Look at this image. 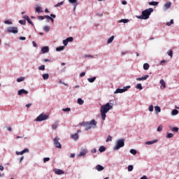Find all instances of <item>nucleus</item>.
Returning <instances> with one entry per match:
<instances>
[{"instance_id":"obj_45","label":"nucleus","mask_w":179,"mask_h":179,"mask_svg":"<svg viewBox=\"0 0 179 179\" xmlns=\"http://www.w3.org/2000/svg\"><path fill=\"white\" fill-rule=\"evenodd\" d=\"M61 5H64V1L59 2L55 6V8H58V6H61Z\"/></svg>"},{"instance_id":"obj_42","label":"nucleus","mask_w":179,"mask_h":179,"mask_svg":"<svg viewBox=\"0 0 179 179\" xmlns=\"http://www.w3.org/2000/svg\"><path fill=\"white\" fill-rule=\"evenodd\" d=\"M43 30H44V31H47V32L50 31V27H48V26L44 27Z\"/></svg>"},{"instance_id":"obj_63","label":"nucleus","mask_w":179,"mask_h":179,"mask_svg":"<svg viewBox=\"0 0 179 179\" xmlns=\"http://www.w3.org/2000/svg\"><path fill=\"white\" fill-rule=\"evenodd\" d=\"M20 40H26V37H23V36H21L20 38Z\"/></svg>"},{"instance_id":"obj_62","label":"nucleus","mask_w":179,"mask_h":179,"mask_svg":"<svg viewBox=\"0 0 179 179\" xmlns=\"http://www.w3.org/2000/svg\"><path fill=\"white\" fill-rule=\"evenodd\" d=\"M32 43L34 47H37V43H36V42L33 41Z\"/></svg>"},{"instance_id":"obj_37","label":"nucleus","mask_w":179,"mask_h":179,"mask_svg":"<svg viewBox=\"0 0 179 179\" xmlns=\"http://www.w3.org/2000/svg\"><path fill=\"white\" fill-rule=\"evenodd\" d=\"M23 80H24V77H20L19 78H17V82L18 83L23 82Z\"/></svg>"},{"instance_id":"obj_59","label":"nucleus","mask_w":179,"mask_h":179,"mask_svg":"<svg viewBox=\"0 0 179 179\" xmlns=\"http://www.w3.org/2000/svg\"><path fill=\"white\" fill-rule=\"evenodd\" d=\"M50 17H53V19H55V17H57V15H55V14H50Z\"/></svg>"},{"instance_id":"obj_3","label":"nucleus","mask_w":179,"mask_h":179,"mask_svg":"<svg viewBox=\"0 0 179 179\" xmlns=\"http://www.w3.org/2000/svg\"><path fill=\"white\" fill-rule=\"evenodd\" d=\"M152 12H153V8H150L146 10H144L142 11V14L140 17H138V19H143L144 20H146V19H149L150 15H152Z\"/></svg>"},{"instance_id":"obj_60","label":"nucleus","mask_w":179,"mask_h":179,"mask_svg":"<svg viewBox=\"0 0 179 179\" xmlns=\"http://www.w3.org/2000/svg\"><path fill=\"white\" fill-rule=\"evenodd\" d=\"M32 103H28L26 105V107H27V108H29V107L31 106Z\"/></svg>"},{"instance_id":"obj_52","label":"nucleus","mask_w":179,"mask_h":179,"mask_svg":"<svg viewBox=\"0 0 179 179\" xmlns=\"http://www.w3.org/2000/svg\"><path fill=\"white\" fill-rule=\"evenodd\" d=\"M38 20H44L45 19V15L44 16H38Z\"/></svg>"},{"instance_id":"obj_39","label":"nucleus","mask_w":179,"mask_h":179,"mask_svg":"<svg viewBox=\"0 0 179 179\" xmlns=\"http://www.w3.org/2000/svg\"><path fill=\"white\" fill-rule=\"evenodd\" d=\"M174 24V20H171L170 22L166 23V26H170L171 24Z\"/></svg>"},{"instance_id":"obj_53","label":"nucleus","mask_w":179,"mask_h":179,"mask_svg":"<svg viewBox=\"0 0 179 179\" xmlns=\"http://www.w3.org/2000/svg\"><path fill=\"white\" fill-rule=\"evenodd\" d=\"M62 111L66 112V111H71V108H63Z\"/></svg>"},{"instance_id":"obj_40","label":"nucleus","mask_w":179,"mask_h":179,"mask_svg":"<svg viewBox=\"0 0 179 179\" xmlns=\"http://www.w3.org/2000/svg\"><path fill=\"white\" fill-rule=\"evenodd\" d=\"M113 141V137H111V136H108L106 142H110Z\"/></svg>"},{"instance_id":"obj_41","label":"nucleus","mask_w":179,"mask_h":179,"mask_svg":"<svg viewBox=\"0 0 179 179\" xmlns=\"http://www.w3.org/2000/svg\"><path fill=\"white\" fill-rule=\"evenodd\" d=\"M130 153H131V155H136V150H134V149H131L130 150Z\"/></svg>"},{"instance_id":"obj_7","label":"nucleus","mask_w":179,"mask_h":179,"mask_svg":"<svg viewBox=\"0 0 179 179\" xmlns=\"http://www.w3.org/2000/svg\"><path fill=\"white\" fill-rule=\"evenodd\" d=\"M45 120H48V115L41 114L39 116L36 117V121H45Z\"/></svg>"},{"instance_id":"obj_47","label":"nucleus","mask_w":179,"mask_h":179,"mask_svg":"<svg viewBox=\"0 0 179 179\" xmlns=\"http://www.w3.org/2000/svg\"><path fill=\"white\" fill-rule=\"evenodd\" d=\"M66 40L68 41V43L72 42V41H73V37H69Z\"/></svg>"},{"instance_id":"obj_15","label":"nucleus","mask_w":179,"mask_h":179,"mask_svg":"<svg viewBox=\"0 0 179 179\" xmlns=\"http://www.w3.org/2000/svg\"><path fill=\"white\" fill-rule=\"evenodd\" d=\"M71 139H73L74 141H78L79 139V135L78 134H71Z\"/></svg>"},{"instance_id":"obj_10","label":"nucleus","mask_w":179,"mask_h":179,"mask_svg":"<svg viewBox=\"0 0 179 179\" xmlns=\"http://www.w3.org/2000/svg\"><path fill=\"white\" fill-rule=\"evenodd\" d=\"M55 174L61 176V174H65V172L62 169H54Z\"/></svg>"},{"instance_id":"obj_49","label":"nucleus","mask_w":179,"mask_h":179,"mask_svg":"<svg viewBox=\"0 0 179 179\" xmlns=\"http://www.w3.org/2000/svg\"><path fill=\"white\" fill-rule=\"evenodd\" d=\"M171 131L172 132H177L178 131V127H173Z\"/></svg>"},{"instance_id":"obj_13","label":"nucleus","mask_w":179,"mask_h":179,"mask_svg":"<svg viewBox=\"0 0 179 179\" xmlns=\"http://www.w3.org/2000/svg\"><path fill=\"white\" fill-rule=\"evenodd\" d=\"M42 54H45L50 51V48L48 46H44L41 48Z\"/></svg>"},{"instance_id":"obj_20","label":"nucleus","mask_w":179,"mask_h":179,"mask_svg":"<svg viewBox=\"0 0 179 179\" xmlns=\"http://www.w3.org/2000/svg\"><path fill=\"white\" fill-rule=\"evenodd\" d=\"M159 83L160 85H162L164 89H166V82L164 81V80L163 79L160 80Z\"/></svg>"},{"instance_id":"obj_22","label":"nucleus","mask_w":179,"mask_h":179,"mask_svg":"<svg viewBox=\"0 0 179 179\" xmlns=\"http://www.w3.org/2000/svg\"><path fill=\"white\" fill-rule=\"evenodd\" d=\"M43 79L44 80H47V79H48L50 78V75H48V73H45V74H43Z\"/></svg>"},{"instance_id":"obj_9","label":"nucleus","mask_w":179,"mask_h":179,"mask_svg":"<svg viewBox=\"0 0 179 179\" xmlns=\"http://www.w3.org/2000/svg\"><path fill=\"white\" fill-rule=\"evenodd\" d=\"M87 154V150L83 149L80 151V152L78 154V157H82L83 156H85Z\"/></svg>"},{"instance_id":"obj_43","label":"nucleus","mask_w":179,"mask_h":179,"mask_svg":"<svg viewBox=\"0 0 179 179\" xmlns=\"http://www.w3.org/2000/svg\"><path fill=\"white\" fill-rule=\"evenodd\" d=\"M134 170V166L129 165L128 166V171H132Z\"/></svg>"},{"instance_id":"obj_19","label":"nucleus","mask_w":179,"mask_h":179,"mask_svg":"<svg viewBox=\"0 0 179 179\" xmlns=\"http://www.w3.org/2000/svg\"><path fill=\"white\" fill-rule=\"evenodd\" d=\"M157 142V140H153L152 141H146L145 145H153V143H156Z\"/></svg>"},{"instance_id":"obj_32","label":"nucleus","mask_w":179,"mask_h":179,"mask_svg":"<svg viewBox=\"0 0 179 179\" xmlns=\"http://www.w3.org/2000/svg\"><path fill=\"white\" fill-rule=\"evenodd\" d=\"M45 17L46 19H48V20H51V22H52V23H54V18L50 17V15H45Z\"/></svg>"},{"instance_id":"obj_24","label":"nucleus","mask_w":179,"mask_h":179,"mask_svg":"<svg viewBox=\"0 0 179 179\" xmlns=\"http://www.w3.org/2000/svg\"><path fill=\"white\" fill-rule=\"evenodd\" d=\"M149 67H150L149 64L145 63L143 64V69L145 71H148V69H149Z\"/></svg>"},{"instance_id":"obj_5","label":"nucleus","mask_w":179,"mask_h":179,"mask_svg":"<svg viewBox=\"0 0 179 179\" xmlns=\"http://www.w3.org/2000/svg\"><path fill=\"white\" fill-rule=\"evenodd\" d=\"M53 142H54V145H55V148H57V149L62 148V145H61V143H59V138L55 137L53 139Z\"/></svg>"},{"instance_id":"obj_16","label":"nucleus","mask_w":179,"mask_h":179,"mask_svg":"<svg viewBox=\"0 0 179 179\" xmlns=\"http://www.w3.org/2000/svg\"><path fill=\"white\" fill-rule=\"evenodd\" d=\"M43 8L40 6H37L36 7L35 10H36V12H37L38 13H43V12H44L43 10Z\"/></svg>"},{"instance_id":"obj_35","label":"nucleus","mask_w":179,"mask_h":179,"mask_svg":"<svg viewBox=\"0 0 179 179\" xmlns=\"http://www.w3.org/2000/svg\"><path fill=\"white\" fill-rule=\"evenodd\" d=\"M136 89H138L139 90H142V89H143V87H142V84L141 83L137 84Z\"/></svg>"},{"instance_id":"obj_38","label":"nucleus","mask_w":179,"mask_h":179,"mask_svg":"<svg viewBox=\"0 0 179 179\" xmlns=\"http://www.w3.org/2000/svg\"><path fill=\"white\" fill-rule=\"evenodd\" d=\"M39 71H44L45 69V65H41V66L38 67Z\"/></svg>"},{"instance_id":"obj_50","label":"nucleus","mask_w":179,"mask_h":179,"mask_svg":"<svg viewBox=\"0 0 179 179\" xmlns=\"http://www.w3.org/2000/svg\"><path fill=\"white\" fill-rule=\"evenodd\" d=\"M174 136V134L172 133H169L166 136V138H173Z\"/></svg>"},{"instance_id":"obj_58","label":"nucleus","mask_w":179,"mask_h":179,"mask_svg":"<svg viewBox=\"0 0 179 179\" xmlns=\"http://www.w3.org/2000/svg\"><path fill=\"white\" fill-rule=\"evenodd\" d=\"M23 19H24L25 20H27L28 19H29V17L28 15H24Z\"/></svg>"},{"instance_id":"obj_1","label":"nucleus","mask_w":179,"mask_h":179,"mask_svg":"<svg viewBox=\"0 0 179 179\" xmlns=\"http://www.w3.org/2000/svg\"><path fill=\"white\" fill-rule=\"evenodd\" d=\"M110 110H113V103H107L106 105L101 106V117L103 121L106 120V117H107L106 114H107Z\"/></svg>"},{"instance_id":"obj_25","label":"nucleus","mask_w":179,"mask_h":179,"mask_svg":"<svg viewBox=\"0 0 179 179\" xmlns=\"http://www.w3.org/2000/svg\"><path fill=\"white\" fill-rule=\"evenodd\" d=\"M158 4H159V2H157V1H150L149 3V5H151L152 6H156Z\"/></svg>"},{"instance_id":"obj_36","label":"nucleus","mask_w":179,"mask_h":179,"mask_svg":"<svg viewBox=\"0 0 179 179\" xmlns=\"http://www.w3.org/2000/svg\"><path fill=\"white\" fill-rule=\"evenodd\" d=\"M167 54L169 57H171V58H173V50H169Z\"/></svg>"},{"instance_id":"obj_8","label":"nucleus","mask_w":179,"mask_h":179,"mask_svg":"<svg viewBox=\"0 0 179 179\" xmlns=\"http://www.w3.org/2000/svg\"><path fill=\"white\" fill-rule=\"evenodd\" d=\"M131 86L128 85L127 87H124L123 89H120L117 88L115 91V94L117 93H124V92H127V90H128V89H130Z\"/></svg>"},{"instance_id":"obj_27","label":"nucleus","mask_w":179,"mask_h":179,"mask_svg":"<svg viewBox=\"0 0 179 179\" xmlns=\"http://www.w3.org/2000/svg\"><path fill=\"white\" fill-rule=\"evenodd\" d=\"M58 128V122H56L52 126V129H56Z\"/></svg>"},{"instance_id":"obj_31","label":"nucleus","mask_w":179,"mask_h":179,"mask_svg":"<svg viewBox=\"0 0 179 179\" xmlns=\"http://www.w3.org/2000/svg\"><path fill=\"white\" fill-rule=\"evenodd\" d=\"M87 80H88V82H90V83H93V82H94V80H96V77H93L92 78H88Z\"/></svg>"},{"instance_id":"obj_48","label":"nucleus","mask_w":179,"mask_h":179,"mask_svg":"<svg viewBox=\"0 0 179 179\" xmlns=\"http://www.w3.org/2000/svg\"><path fill=\"white\" fill-rule=\"evenodd\" d=\"M27 22H28L29 24H31V26H34V24H33V22H31V20H30V18H28L27 20Z\"/></svg>"},{"instance_id":"obj_23","label":"nucleus","mask_w":179,"mask_h":179,"mask_svg":"<svg viewBox=\"0 0 179 179\" xmlns=\"http://www.w3.org/2000/svg\"><path fill=\"white\" fill-rule=\"evenodd\" d=\"M114 41V36H112L110 38H109L107 41L108 44H110V43H113Z\"/></svg>"},{"instance_id":"obj_6","label":"nucleus","mask_w":179,"mask_h":179,"mask_svg":"<svg viewBox=\"0 0 179 179\" xmlns=\"http://www.w3.org/2000/svg\"><path fill=\"white\" fill-rule=\"evenodd\" d=\"M7 33H13L14 34H17L18 33L17 27H9L6 29Z\"/></svg>"},{"instance_id":"obj_29","label":"nucleus","mask_w":179,"mask_h":179,"mask_svg":"<svg viewBox=\"0 0 179 179\" xmlns=\"http://www.w3.org/2000/svg\"><path fill=\"white\" fill-rule=\"evenodd\" d=\"M172 115H177L178 114V110L177 109H174L171 112Z\"/></svg>"},{"instance_id":"obj_14","label":"nucleus","mask_w":179,"mask_h":179,"mask_svg":"<svg viewBox=\"0 0 179 179\" xmlns=\"http://www.w3.org/2000/svg\"><path fill=\"white\" fill-rule=\"evenodd\" d=\"M69 2H70V3H75L73 5L74 8H73V10H76V6H78V0H69Z\"/></svg>"},{"instance_id":"obj_4","label":"nucleus","mask_w":179,"mask_h":179,"mask_svg":"<svg viewBox=\"0 0 179 179\" xmlns=\"http://www.w3.org/2000/svg\"><path fill=\"white\" fill-rule=\"evenodd\" d=\"M124 145H125V139L121 138L117 141L116 145L115 146L114 149L115 150H118L120 148H124Z\"/></svg>"},{"instance_id":"obj_2","label":"nucleus","mask_w":179,"mask_h":179,"mask_svg":"<svg viewBox=\"0 0 179 179\" xmlns=\"http://www.w3.org/2000/svg\"><path fill=\"white\" fill-rule=\"evenodd\" d=\"M80 125L85 127V131H89V129H92V128L97 127V122H96L94 120H92L90 122H83L80 124Z\"/></svg>"},{"instance_id":"obj_12","label":"nucleus","mask_w":179,"mask_h":179,"mask_svg":"<svg viewBox=\"0 0 179 179\" xmlns=\"http://www.w3.org/2000/svg\"><path fill=\"white\" fill-rule=\"evenodd\" d=\"M16 155L17 156L19 155H23L24 153H29V150L27 148L24 149V150L21 151V152H18V151H16Z\"/></svg>"},{"instance_id":"obj_64","label":"nucleus","mask_w":179,"mask_h":179,"mask_svg":"<svg viewBox=\"0 0 179 179\" xmlns=\"http://www.w3.org/2000/svg\"><path fill=\"white\" fill-rule=\"evenodd\" d=\"M70 157H75V154L71 153V154L70 155Z\"/></svg>"},{"instance_id":"obj_21","label":"nucleus","mask_w":179,"mask_h":179,"mask_svg":"<svg viewBox=\"0 0 179 179\" xmlns=\"http://www.w3.org/2000/svg\"><path fill=\"white\" fill-rule=\"evenodd\" d=\"M171 7V2H168L164 5V8L166 9H170Z\"/></svg>"},{"instance_id":"obj_17","label":"nucleus","mask_w":179,"mask_h":179,"mask_svg":"<svg viewBox=\"0 0 179 179\" xmlns=\"http://www.w3.org/2000/svg\"><path fill=\"white\" fill-rule=\"evenodd\" d=\"M149 78V75L144 76L143 77L141 78H137L136 80H146Z\"/></svg>"},{"instance_id":"obj_46","label":"nucleus","mask_w":179,"mask_h":179,"mask_svg":"<svg viewBox=\"0 0 179 179\" xmlns=\"http://www.w3.org/2000/svg\"><path fill=\"white\" fill-rule=\"evenodd\" d=\"M19 24H26V21H25V20H20V21H19Z\"/></svg>"},{"instance_id":"obj_34","label":"nucleus","mask_w":179,"mask_h":179,"mask_svg":"<svg viewBox=\"0 0 179 179\" xmlns=\"http://www.w3.org/2000/svg\"><path fill=\"white\" fill-rule=\"evenodd\" d=\"M99 152H100L101 153H103V152H106V148H104V146H101V147L99 148Z\"/></svg>"},{"instance_id":"obj_11","label":"nucleus","mask_w":179,"mask_h":179,"mask_svg":"<svg viewBox=\"0 0 179 179\" xmlns=\"http://www.w3.org/2000/svg\"><path fill=\"white\" fill-rule=\"evenodd\" d=\"M29 92L26 91L24 89L20 90L18 91V96H22V94H28Z\"/></svg>"},{"instance_id":"obj_56","label":"nucleus","mask_w":179,"mask_h":179,"mask_svg":"<svg viewBox=\"0 0 179 179\" xmlns=\"http://www.w3.org/2000/svg\"><path fill=\"white\" fill-rule=\"evenodd\" d=\"M149 111H150V112L153 111V105L150 106Z\"/></svg>"},{"instance_id":"obj_51","label":"nucleus","mask_w":179,"mask_h":179,"mask_svg":"<svg viewBox=\"0 0 179 179\" xmlns=\"http://www.w3.org/2000/svg\"><path fill=\"white\" fill-rule=\"evenodd\" d=\"M47 162H50V157L43 158V163H47Z\"/></svg>"},{"instance_id":"obj_28","label":"nucleus","mask_w":179,"mask_h":179,"mask_svg":"<svg viewBox=\"0 0 179 179\" xmlns=\"http://www.w3.org/2000/svg\"><path fill=\"white\" fill-rule=\"evenodd\" d=\"M119 22H120V23H128V22H129V20H128V19H122Z\"/></svg>"},{"instance_id":"obj_57","label":"nucleus","mask_w":179,"mask_h":179,"mask_svg":"<svg viewBox=\"0 0 179 179\" xmlns=\"http://www.w3.org/2000/svg\"><path fill=\"white\" fill-rule=\"evenodd\" d=\"M85 75H86V73H85V72L80 73V78H83V76H85Z\"/></svg>"},{"instance_id":"obj_61","label":"nucleus","mask_w":179,"mask_h":179,"mask_svg":"<svg viewBox=\"0 0 179 179\" xmlns=\"http://www.w3.org/2000/svg\"><path fill=\"white\" fill-rule=\"evenodd\" d=\"M122 5H127V1H122Z\"/></svg>"},{"instance_id":"obj_55","label":"nucleus","mask_w":179,"mask_h":179,"mask_svg":"<svg viewBox=\"0 0 179 179\" xmlns=\"http://www.w3.org/2000/svg\"><path fill=\"white\" fill-rule=\"evenodd\" d=\"M68 41L66 39V40H64L63 41V44H64V45H68Z\"/></svg>"},{"instance_id":"obj_33","label":"nucleus","mask_w":179,"mask_h":179,"mask_svg":"<svg viewBox=\"0 0 179 179\" xmlns=\"http://www.w3.org/2000/svg\"><path fill=\"white\" fill-rule=\"evenodd\" d=\"M64 48V46H59L56 48V51H62Z\"/></svg>"},{"instance_id":"obj_18","label":"nucleus","mask_w":179,"mask_h":179,"mask_svg":"<svg viewBox=\"0 0 179 179\" xmlns=\"http://www.w3.org/2000/svg\"><path fill=\"white\" fill-rule=\"evenodd\" d=\"M96 170L97 171H103V170H104V167L101 165H97Z\"/></svg>"},{"instance_id":"obj_26","label":"nucleus","mask_w":179,"mask_h":179,"mask_svg":"<svg viewBox=\"0 0 179 179\" xmlns=\"http://www.w3.org/2000/svg\"><path fill=\"white\" fill-rule=\"evenodd\" d=\"M155 113H160L162 111V109L160 108L159 106H155Z\"/></svg>"},{"instance_id":"obj_54","label":"nucleus","mask_w":179,"mask_h":179,"mask_svg":"<svg viewBox=\"0 0 179 179\" xmlns=\"http://www.w3.org/2000/svg\"><path fill=\"white\" fill-rule=\"evenodd\" d=\"M5 24H12V22L9 21V20H6L4 21Z\"/></svg>"},{"instance_id":"obj_44","label":"nucleus","mask_w":179,"mask_h":179,"mask_svg":"<svg viewBox=\"0 0 179 179\" xmlns=\"http://www.w3.org/2000/svg\"><path fill=\"white\" fill-rule=\"evenodd\" d=\"M162 129H163V125L160 124V125L158 127L157 131L158 132H160V131H162Z\"/></svg>"},{"instance_id":"obj_30","label":"nucleus","mask_w":179,"mask_h":179,"mask_svg":"<svg viewBox=\"0 0 179 179\" xmlns=\"http://www.w3.org/2000/svg\"><path fill=\"white\" fill-rule=\"evenodd\" d=\"M83 103H85V101L82 99L79 98L78 99V103L80 104V106H82Z\"/></svg>"}]
</instances>
